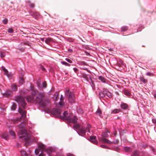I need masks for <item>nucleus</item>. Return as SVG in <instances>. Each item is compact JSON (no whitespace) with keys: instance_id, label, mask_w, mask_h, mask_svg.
<instances>
[{"instance_id":"obj_58","label":"nucleus","mask_w":156,"mask_h":156,"mask_svg":"<svg viewBox=\"0 0 156 156\" xmlns=\"http://www.w3.org/2000/svg\"><path fill=\"white\" fill-rule=\"evenodd\" d=\"M24 44H26V43H24Z\"/></svg>"},{"instance_id":"obj_40","label":"nucleus","mask_w":156,"mask_h":156,"mask_svg":"<svg viewBox=\"0 0 156 156\" xmlns=\"http://www.w3.org/2000/svg\"><path fill=\"white\" fill-rule=\"evenodd\" d=\"M43 86L44 88H46V84L45 82H44L43 83Z\"/></svg>"},{"instance_id":"obj_23","label":"nucleus","mask_w":156,"mask_h":156,"mask_svg":"<svg viewBox=\"0 0 156 156\" xmlns=\"http://www.w3.org/2000/svg\"><path fill=\"white\" fill-rule=\"evenodd\" d=\"M97 115L101 116V111L99 108H98L96 112Z\"/></svg>"},{"instance_id":"obj_49","label":"nucleus","mask_w":156,"mask_h":156,"mask_svg":"<svg viewBox=\"0 0 156 156\" xmlns=\"http://www.w3.org/2000/svg\"><path fill=\"white\" fill-rule=\"evenodd\" d=\"M41 69H42V70H43V71H44L45 70L44 68L42 66H41Z\"/></svg>"},{"instance_id":"obj_21","label":"nucleus","mask_w":156,"mask_h":156,"mask_svg":"<svg viewBox=\"0 0 156 156\" xmlns=\"http://www.w3.org/2000/svg\"><path fill=\"white\" fill-rule=\"evenodd\" d=\"M124 150L126 152H130L132 150L129 147H124Z\"/></svg>"},{"instance_id":"obj_31","label":"nucleus","mask_w":156,"mask_h":156,"mask_svg":"<svg viewBox=\"0 0 156 156\" xmlns=\"http://www.w3.org/2000/svg\"><path fill=\"white\" fill-rule=\"evenodd\" d=\"M5 53L4 52H1L0 53V57L1 58H2L5 57Z\"/></svg>"},{"instance_id":"obj_14","label":"nucleus","mask_w":156,"mask_h":156,"mask_svg":"<svg viewBox=\"0 0 156 156\" xmlns=\"http://www.w3.org/2000/svg\"><path fill=\"white\" fill-rule=\"evenodd\" d=\"M102 141L105 143L108 144H112V143L108 139L105 138H103L102 139Z\"/></svg>"},{"instance_id":"obj_15","label":"nucleus","mask_w":156,"mask_h":156,"mask_svg":"<svg viewBox=\"0 0 156 156\" xmlns=\"http://www.w3.org/2000/svg\"><path fill=\"white\" fill-rule=\"evenodd\" d=\"M63 100L64 97L63 96L61 95L60 97V101L59 102V105L61 106H62L63 105Z\"/></svg>"},{"instance_id":"obj_11","label":"nucleus","mask_w":156,"mask_h":156,"mask_svg":"<svg viewBox=\"0 0 156 156\" xmlns=\"http://www.w3.org/2000/svg\"><path fill=\"white\" fill-rule=\"evenodd\" d=\"M2 138L7 140L8 138V135L7 132H4L1 135Z\"/></svg>"},{"instance_id":"obj_56","label":"nucleus","mask_w":156,"mask_h":156,"mask_svg":"<svg viewBox=\"0 0 156 156\" xmlns=\"http://www.w3.org/2000/svg\"><path fill=\"white\" fill-rule=\"evenodd\" d=\"M36 14L37 15H39V14L38 13H36Z\"/></svg>"},{"instance_id":"obj_52","label":"nucleus","mask_w":156,"mask_h":156,"mask_svg":"<svg viewBox=\"0 0 156 156\" xmlns=\"http://www.w3.org/2000/svg\"><path fill=\"white\" fill-rule=\"evenodd\" d=\"M154 97L155 98H156V94L154 95Z\"/></svg>"},{"instance_id":"obj_1","label":"nucleus","mask_w":156,"mask_h":156,"mask_svg":"<svg viewBox=\"0 0 156 156\" xmlns=\"http://www.w3.org/2000/svg\"><path fill=\"white\" fill-rule=\"evenodd\" d=\"M61 112V111L60 110L56 109H54L51 111V113L54 115L56 117L65 120L69 123H75L77 122V119L76 117L74 116L73 117L72 114H69L68 115L67 112L65 111L62 115H60Z\"/></svg>"},{"instance_id":"obj_28","label":"nucleus","mask_w":156,"mask_h":156,"mask_svg":"<svg viewBox=\"0 0 156 156\" xmlns=\"http://www.w3.org/2000/svg\"><path fill=\"white\" fill-rule=\"evenodd\" d=\"M16 105L15 104L13 103L11 107V110H14L16 109Z\"/></svg>"},{"instance_id":"obj_44","label":"nucleus","mask_w":156,"mask_h":156,"mask_svg":"<svg viewBox=\"0 0 156 156\" xmlns=\"http://www.w3.org/2000/svg\"><path fill=\"white\" fill-rule=\"evenodd\" d=\"M152 74L148 72L146 74V75L148 76H151Z\"/></svg>"},{"instance_id":"obj_17","label":"nucleus","mask_w":156,"mask_h":156,"mask_svg":"<svg viewBox=\"0 0 156 156\" xmlns=\"http://www.w3.org/2000/svg\"><path fill=\"white\" fill-rule=\"evenodd\" d=\"M124 93L125 95L128 96H130L131 95L130 92L129 91L126 90H124Z\"/></svg>"},{"instance_id":"obj_55","label":"nucleus","mask_w":156,"mask_h":156,"mask_svg":"<svg viewBox=\"0 0 156 156\" xmlns=\"http://www.w3.org/2000/svg\"><path fill=\"white\" fill-rule=\"evenodd\" d=\"M20 119H17V120H19V121H20Z\"/></svg>"},{"instance_id":"obj_4","label":"nucleus","mask_w":156,"mask_h":156,"mask_svg":"<svg viewBox=\"0 0 156 156\" xmlns=\"http://www.w3.org/2000/svg\"><path fill=\"white\" fill-rule=\"evenodd\" d=\"M73 127L75 129L78 130L77 132L79 135L82 136H84L86 133L85 129H86L88 132H90V129L91 126L89 125H87V127H85L81 126V125L78 123H76L74 124Z\"/></svg>"},{"instance_id":"obj_37","label":"nucleus","mask_w":156,"mask_h":156,"mask_svg":"<svg viewBox=\"0 0 156 156\" xmlns=\"http://www.w3.org/2000/svg\"><path fill=\"white\" fill-rule=\"evenodd\" d=\"M8 22V20L7 19H4L3 20V23L4 24H6Z\"/></svg>"},{"instance_id":"obj_38","label":"nucleus","mask_w":156,"mask_h":156,"mask_svg":"<svg viewBox=\"0 0 156 156\" xmlns=\"http://www.w3.org/2000/svg\"><path fill=\"white\" fill-rule=\"evenodd\" d=\"M73 70L76 73H77V72H78V69L76 68H73Z\"/></svg>"},{"instance_id":"obj_24","label":"nucleus","mask_w":156,"mask_h":156,"mask_svg":"<svg viewBox=\"0 0 156 156\" xmlns=\"http://www.w3.org/2000/svg\"><path fill=\"white\" fill-rule=\"evenodd\" d=\"M9 134L11 136H13L14 137H15L16 136L15 133L12 130L10 131Z\"/></svg>"},{"instance_id":"obj_13","label":"nucleus","mask_w":156,"mask_h":156,"mask_svg":"<svg viewBox=\"0 0 156 156\" xmlns=\"http://www.w3.org/2000/svg\"><path fill=\"white\" fill-rule=\"evenodd\" d=\"M120 107L122 109H126L128 108V106L126 104L123 103L121 104Z\"/></svg>"},{"instance_id":"obj_22","label":"nucleus","mask_w":156,"mask_h":156,"mask_svg":"<svg viewBox=\"0 0 156 156\" xmlns=\"http://www.w3.org/2000/svg\"><path fill=\"white\" fill-rule=\"evenodd\" d=\"M20 153L22 156H27L26 152L23 151H20Z\"/></svg>"},{"instance_id":"obj_33","label":"nucleus","mask_w":156,"mask_h":156,"mask_svg":"<svg viewBox=\"0 0 156 156\" xmlns=\"http://www.w3.org/2000/svg\"><path fill=\"white\" fill-rule=\"evenodd\" d=\"M20 82L21 83L23 84L24 83V79L23 78L20 77Z\"/></svg>"},{"instance_id":"obj_43","label":"nucleus","mask_w":156,"mask_h":156,"mask_svg":"<svg viewBox=\"0 0 156 156\" xmlns=\"http://www.w3.org/2000/svg\"><path fill=\"white\" fill-rule=\"evenodd\" d=\"M152 121L153 123L156 124V119H153L152 120Z\"/></svg>"},{"instance_id":"obj_32","label":"nucleus","mask_w":156,"mask_h":156,"mask_svg":"<svg viewBox=\"0 0 156 156\" xmlns=\"http://www.w3.org/2000/svg\"><path fill=\"white\" fill-rule=\"evenodd\" d=\"M127 30V27H123L121 28V31H125Z\"/></svg>"},{"instance_id":"obj_46","label":"nucleus","mask_w":156,"mask_h":156,"mask_svg":"<svg viewBox=\"0 0 156 156\" xmlns=\"http://www.w3.org/2000/svg\"><path fill=\"white\" fill-rule=\"evenodd\" d=\"M67 156H75L73 154H67Z\"/></svg>"},{"instance_id":"obj_5","label":"nucleus","mask_w":156,"mask_h":156,"mask_svg":"<svg viewBox=\"0 0 156 156\" xmlns=\"http://www.w3.org/2000/svg\"><path fill=\"white\" fill-rule=\"evenodd\" d=\"M69 90L68 89L66 90L65 94L66 95H68V100L70 103L74 102L75 101V98L74 96V93L73 92H70L69 94Z\"/></svg>"},{"instance_id":"obj_53","label":"nucleus","mask_w":156,"mask_h":156,"mask_svg":"<svg viewBox=\"0 0 156 156\" xmlns=\"http://www.w3.org/2000/svg\"><path fill=\"white\" fill-rule=\"evenodd\" d=\"M81 112H81V113H83V111H82V110H81Z\"/></svg>"},{"instance_id":"obj_8","label":"nucleus","mask_w":156,"mask_h":156,"mask_svg":"<svg viewBox=\"0 0 156 156\" xmlns=\"http://www.w3.org/2000/svg\"><path fill=\"white\" fill-rule=\"evenodd\" d=\"M96 136H90V141L95 144H98V141L96 140Z\"/></svg>"},{"instance_id":"obj_41","label":"nucleus","mask_w":156,"mask_h":156,"mask_svg":"<svg viewBox=\"0 0 156 156\" xmlns=\"http://www.w3.org/2000/svg\"><path fill=\"white\" fill-rule=\"evenodd\" d=\"M103 135L104 137H107L108 136V134L106 133H104Z\"/></svg>"},{"instance_id":"obj_18","label":"nucleus","mask_w":156,"mask_h":156,"mask_svg":"<svg viewBox=\"0 0 156 156\" xmlns=\"http://www.w3.org/2000/svg\"><path fill=\"white\" fill-rule=\"evenodd\" d=\"M52 40V38L49 37H48L46 39V40H45V42L48 44H49L50 42Z\"/></svg>"},{"instance_id":"obj_12","label":"nucleus","mask_w":156,"mask_h":156,"mask_svg":"<svg viewBox=\"0 0 156 156\" xmlns=\"http://www.w3.org/2000/svg\"><path fill=\"white\" fill-rule=\"evenodd\" d=\"M26 99L28 102H32L34 99V98L33 96H27Z\"/></svg>"},{"instance_id":"obj_34","label":"nucleus","mask_w":156,"mask_h":156,"mask_svg":"<svg viewBox=\"0 0 156 156\" xmlns=\"http://www.w3.org/2000/svg\"><path fill=\"white\" fill-rule=\"evenodd\" d=\"M39 152L40 150L38 149H36L35 150V153L36 155H37L39 153Z\"/></svg>"},{"instance_id":"obj_54","label":"nucleus","mask_w":156,"mask_h":156,"mask_svg":"<svg viewBox=\"0 0 156 156\" xmlns=\"http://www.w3.org/2000/svg\"><path fill=\"white\" fill-rule=\"evenodd\" d=\"M34 141H35V142H37V140H34Z\"/></svg>"},{"instance_id":"obj_25","label":"nucleus","mask_w":156,"mask_h":156,"mask_svg":"<svg viewBox=\"0 0 156 156\" xmlns=\"http://www.w3.org/2000/svg\"><path fill=\"white\" fill-rule=\"evenodd\" d=\"M12 90L15 91L17 90V87L15 85V84L12 85Z\"/></svg>"},{"instance_id":"obj_27","label":"nucleus","mask_w":156,"mask_h":156,"mask_svg":"<svg viewBox=\"0 0 156 156\" xmlns=\"http://www.w3.org/2000/svg\"><path fill=\"white\" fill-rule=\"evenodd\" d=\"M51 150L50 148H47L45 150V151L48 154H49L50 153H51Z\"/></svg>"},{"instance_id":"obj_19","label":"nucleus","mask_w":156,"mask_h":156,"mask_svg":"<svg viewBox=\"0 0 156 156\" xmlns=\"http://www.w3.org/2000/svg\"><path fill=\"white\" fill-rule=\"evenodd\" d=\"M105 94L109 98H111L112 97V94L109 91H105Z\"/></svg>"},{"instance_id":"obj_7","label":"nucleus","mask_w":156,"mask_h":156,"mask_svg":"<svg viewBox=\"0 0 156 156\" xmlns=\"http://www.w3.org/2000/svg\"><path fill=\"white\" fill-rule=\"evenodd\" d=\"M19 112L21 115V119H24L26 117V112L22 108H19L18 110Z\"/></svg>"},{"instance_id":"obj_57","label":"nucleus","mask_w":156,"mask_h":156,"mask_svg":"<svg viewBox=\"0 0 156 156\" xmlns=\"http://www.w3.org/2000/svg\"><path fill=\"white\" fill-rule=\"evenodd\" d=\"M7 94H8V95H9V94H9V93H7Z\"/></svg>"},{"instance_id":"obj_16","label":"nucleus","mask_w":156,"mask_h":156,"mask_svg":"<svg viewBox=\"0 0 156 156\" xmlns=\"http://www.w3.org/2000/svg\"><path fill=\"white\" fill-rule=\"evenodd\" d=\"M139 152L138 151L135 150L133 153V154L132 156H139Z\"/></svg>"},{"instance_id":"obj_45","label":"nucleus","mask_w":156,"mask_h":156,"mask_svg":"<svg viewBox=\"0 0 156 156\" xmlns=\"http://www.w3.org/2000/svg\"><path fill=\"white\" fill-rule=\"evenodd\" d=\"M30 6L31 7L33 8L34 7V4H31Z\"/></svg>"},{"instance_id":"obj_29","label":"nucleus","mask_w":156,"mask_h":156,"mask_svg":"<svg viewBox=\"0 0 156 156\" xmlns=\"http://www.w3.org/2000/svg\"><path fill=\"white\" fill-rule=\"evenodd\" d=\"M140 81L143 82L144 83H145L147 82V80L145 79L144 77H141L140 78Z\"/></svg>"},{"instance_id":"obj_51","label":"nucleus","mask_w":156,"mask_h":156,"mask_svg":"<svg viewBox=\"0 0 156 156\" xmlns=\"http://www.w3.org/2000/svg\"><path fill=\"white\" fill-rule=\"evenodd\" d=\"M41 40L42 41H44V39L43 38H41Z\"/></svg>"},{"instance_id":"obj_36","label":"nucleus","mask_w":156,"mask_h":156,"mask_svg":"<svg viewBox=\"0 0 156 156\" xmlns=\"http://www.w3.org/2000/svg\"><path fill=\"white\" fill-rule=\"evenodd\" d=\"M65 60L67 62H69L70 63H72V61L71 60H70V59H69V58H66L65 59Z\"/></svg>"},{"instance_id":"obj_59","label":"nucleus","mask_w":156,"mask_h":156,"mask_svg":"<svg viewBox=\"0 0 156 156\" xmlns=\"http://www.w3.org/2000/svg\"><path fill=\"white\" fill-rule=\"evenodd\" d=\"M35 94H36V92H35Z\"/></svg>"},{"instance_id":"obj_42","label":"nucleus","mask_w":156,"mask_h":156,"mask_svg":"<svg viewBox=\"0 0 156 156\" xmlns=\"http://www.w3.org/2000/svg\"><path fill=\"white\" fill-rule=\"evenodd\" d=\"M101 147L103 148H108L107 147L104 145H101Z\"/></svg>"},{"instance_id":"obj_3","label":"nucleus","mask_w":156,"mask_h":156,"mask_svg":"<svg viewBox=\"0 0 156 156\" xmlns=\"http://www.w3.org/2000/svg\"><path fill=\"white\" fill-rule=\"evenodd\" d=\"M44 94L43 92L38 93L36 98L35 101L39 105L42 106L44 109H45L49 104V101L45 100L44 98Z\"/></svg>"},{"instance_id":"obj_26","label":"nucleus","mask_w":156,"mask_h":156,"mask_svg":"<svg viewBox=\"0 0 156 156\" xmlns=\"http://www.w3.org/2000/svg\"><path fill=\"white\" fill-rule=\"evenodd\" d=\"M105 92H101L99 94V96L101 98H104L105 96Z\"/></svg>"},{"instance_id":"obj_48","label":"nucleus","mask_w":156,"mask_h":156,"mask_svg":"<svg viewBox=\"0 0 156 156\" xmlns=\"http://www.w3.org/2000/svg\"><path fill=\"white\" fill-rule=\"evenodd\" d=\"M70 66V64H69V63H67V64H66V66Z\"/></svg>"},{"instance_id":"obj_39","label":"nucleus","mask_w":156,"mask_h":156,"mask_svg":"<svg viewBox=\"0 0 156 156\" xmlns=\"http://www.w3.org/2000/svg\"><path fill=\"white\" fill-rule=\"evenodd\" d=\"M61 63L63 65H65V66H66L67 63L66 62L64 61H62L61 62Z\"/></svg>"},{"instance_id":"obj_6","label":"nucleus","mask_w":156,"mask_h":156,"mask_svg":"<svg viewBox=\"0 0 156 156\" xmlns=\"http://www.w3.org/2000/svg\"><path fill=\"white\" fill-rule=\"evenodd\" d=\"M16 101L20 104L24 108L26 105L25 101V98L21 96H18L16 98Z\"/></svg>"},{"instance_id":"obj_50","label":"nucleus","mask_w":156,"mask_h":156,"mask_svg":"<svg viewBox=\"0 0 156 156\" xmlns=\"http://www.w3.org/2000/svg\"><path fill=\"white\" fill-rule=\"evenodd\" d=\"M24 50V48H22L21 49H20V50L21 51H23Z\"/></svg>"},{"instance_id":"obj_35","label":"nucleus","mask_w":156,"mask_h":156,"mask_svg":"<svg viewBox=\"0 0 156 156\" xmlns=\"http://www.w3.org/2000/svg\"><path fill=\"white\" fill-rule=\"evenodd\" d=\"M8 31L9 33H12L13 32V30L11 28H9Z\"/></svg>"},{"instance_id":"obj_2","label":"nucleus","mask_w":156,"mask_h":156,"mask_svg":"<svg viewBox=\"0 0 156 156\" xmlns=\"http://www.w3.org/2000/svg\"><path fill=\"white\" fill-rule=\"evenodd\" d=\"M26 125V123L25 122L21 123L19 125L18 127L19 129L18 133L22 135L20 136L19 138L20 139L22 138L24 140L25 142L26 145L27 146L31 144V142L30 140V136L29 134L25 129Z\"/></svg>"},{"instance_id":"obj_47","label":"nucleus","mask_w":156,"mask_h":156,"mask_svg":"<svg viewBox=\"0 0 156 156\" xmlns=\"http://www.w3.org/2000/svg\"><path fill=\"white\" fill-rule=\"evenodd\" d=\"M38 156H44V154H41Z\"/></svg>"},{"instance_id":"obj_20","label":"nucleus","mask_w":156,"mask_h":156,"mask_svg":"<svg viewBox=\"0 0 156 156\" xmlns=\"http://www.w3.org/2000/svg\"><path fill=\"white\" fill-rule=\"evenodd\" d=\"M120 111V109H115L112 111V113L116 114L119 113Z\"/></svg>"},{"instance_id":"obj_9","label":"nucleus","mask_w":156,"mask_h":156,"mask_svg":"<svg viewBox=\"0 0 156 156\" xmlns=\"http://www.w3.org/2000/svg\"><path fill=\"white\" fill-rule=\"evenodd\" d=\"M2 69L4 72L5 74L9 78L11 77V75L9 73L7 70L3 66L2 67Z\"/></svg>"},{"instance_id":"obj_30","label":"nucleus","mask_w":156,"mask_h":156,"mask_svg":"<svg viewBox=\"0 0 156 156\" xmlns=\"http://www.w3.org/2000/svg\"><path fill=\"white\" fill-rule=\"evenodd\" d=\"M99 79L101 80V81H102L103 82H105V79L101 76H100L99 77Z\"/></svg>"},{"instance_id":"obj_10","label":"nucleus","mask_w":156,"mask_h":156,"mask_svg":"<svg viewBox=\"0 0 156 156\" xmlns=\"http://www.w3.org/2000/svg\"><path fill=\"white\" fill-rule=\"evenodd\" d=\"M38 147L42 151H44L45 150V146L41 143H39L38 144Z\"/></svg>"}]
</instances>
